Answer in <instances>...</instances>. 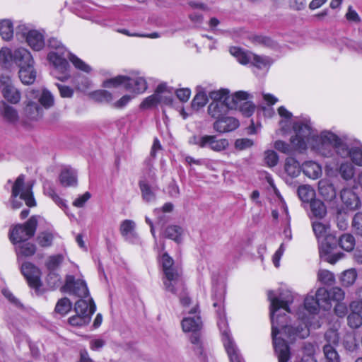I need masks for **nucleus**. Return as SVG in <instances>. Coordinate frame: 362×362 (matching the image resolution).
I'll return each mask as SVG.
<instances>
[{
  "mask_svg": "<svg viewBox=\"0 0 362 362\" xmlns=\"http://www.w3.org/2000/svg\"><path fill=\"white\" fill-rule=\"evenodd\" d=\"M208 102V96L204 92H199L194 98L192 105L194 107H204Z\"/></svg>",
  "mask_w": 362,
  "mask_h": 362,
  "instance_id": "59",
  "label": "nucleus"
},
{
  "mask_svg": "<svg viewBox=\"0 0 362 362\" xmlns=\"http://www.w3.org/2000/svg\"><path fill=\"white\" fill-rule=\"evenodd\" d=\"M339 174L341 177L346 180H351L354 175V168L351 163L345 162L340 165Z\"/></svg>",
  "mask_w": 362,
  "mask_h": 362,
  "instance_id": "45",
  "label": "nucleus"
},
{
  "mask_svg": "<svg viewBox=\"0 0 362 362\" xmlns=\"http://www.w3.org/2000/svg\"><path fill=\"white\" fill-rule=\"evenodd\" d=\"M264 160L269 167H274L277 165L279 156L274 151H267L264 154Z\"/></svg>",
  "mask_w": 362,
  "mask_h": 362,
  "instance_id": "61",
  "label": "nucleus"
},
{
  "mask_svg": "<svg viewBox=\"0 0 362 362\" xmlns=\"http://www.w3.org/2000/svg\"><path fill=\"white\" fill-rule=\"evenodd\" d=\"M229 90L228 89H220L218 90L211 91L209 94V97L212 101H222L225 103V99L229 95Z\"/></svg>",
  "mask_w": 362,
  "mask_h": 362,
  "instance_id": "54",
  "label": "nucleus"
},
{
  "mask_svg": "<svg viewBox=\"0 0 362 362\" xmlns=\"http://www.w3.org/2000/svg\"><path fill=\"white\" fill-rule=\"evenodd\" d=\"M90 321V316L82 315L81 314L76 313L75 315L69 317V322L72 326H83L88 325Z\"/></svg>",
  "mask_w": 362,
  "mask_h": 362,
  "instance_id": "49",
  "label": "nucleus"
},
{
  "mask_svg": "<svg viewBox=\"0 0 362 362\" xmlns=\"http://www.w3.org/2000/svg\"><path fill=\"white\" fill-rule=\"evenodd\" d=\"M71 53L67 51H63L60 49V52H50L47 55V59L50 63L53 64L56 71H59L62 74V76L55 75L60 81H66L69 77V64L66 60V58L69 59Z\"/></svg>",
  "mask_w": 362,
  "mask_h": 362,
  "instance_id": "11",
  "label": "nucleus"
},
{
  "mask_svg": "<svg viewBox=\"0 0 362 362\" xmlns=\"http://www.w3.org/2000/svg\"><path fill=\"white\" fill-rule=\"evenodd\" d=\"M139 187L142 197L146 202H148L155 200L156 195L154 189L151 188L145 180H141L139 182Z\"/></svg>",
  "mask_w": 362,
  "mask_h": 362,
  "instance_id": "41",
  "label": "nucleus"
},
{
  "mask_svg": "<svg viewBox=\"0 0 362 362\" xmlns=\"http://www.w3.org/2000/svg\"><path fill=\"white\" fill-rule=\"evenodd\" d=\"M298 195L303 202L313 201L315 190L309 185H301L298 188Z\"/></svg>",
  "mask_w": 362,
  "mask_h": 362,
  "instance_id": "39",
  "label": "nucleus"
},
{
  "mask_svg": "<svg viewBox=\"0 0 362 362\" xmlns=\"http://www.w3.org/2000/svg\"><path fill=\"white\" fill-rule=\"evenodd\" d=\"M46 224L45 219L40 216H31L25 224H16L14 226H43Z\"/></svg>",
  "mask_w": 362,
  "mask_h": 362,
  "instance_id": "58",
  "label": "nucleus"
},
{
  "mask_svg": "<svg viewBox=\"0 0 362 362\" xmlns=\"http://www.w3.org/2000/svg\"><path fill=\"white\" fill-rule=\"evenodd\" d=\"M295 134L290 139L293 148L299 152L305 151L308 146L325 156L331 155V144L336 139V134L330 132H322L318 135L308 119L293 122Z\"/></svg>",
  "mask_w": 362,
  "mask_h": 362,
  "instance_id": "2",
  "label": "nucleus"
},
{
  "mask_svg": "<svg viewBox=\"0 0 362 362\" xmlns=\"http://www.w3.org/2000/svg\"><path fill=\"white\" fill-rule=\"evenodd\" d=\"M165 88L166 84H159L156 88L155 93L145 98V100L141 103L140 107L141 109H149L158 104H160V99L159 98V94L164 93Z\"/></svg>",
  "mask_w": 362,
  "mask_h": 362,
  "instance_id": "26",
  "label": "nucleus"
},
{
  "mask_svg": "<svg viewBox=\"0 0 362 362\" xmlns=\"http://www.w3.org/2000/svg\"><path fill=\"white\" fill-rule=\"evenodd\" d=\"M71 308V303L69 298H63L60 299L55 307V311L62 315L66 314Z\"/></svg>",
  "mask_w": 362,
  "mask_h": 362,
  "instance_id": "51",
  "label": "nucleus"
},
{
  "mask_svg": "<svg viewBox=\"0 0 362 362\" xmlns=\"http://www.w3.org/2000/svg\"><path fill=\"white\" fill-rule=\"evenodd\" d=\"M95 100L100 103H110L113 100L112 93L106 90H99L93 93Z\"/></svg>",
  "mask_w": 362,
  "mask_h": 362,
  "instance_id": "52",
  "label": "nucleus"
},
{
  "mask_svg": "<svg viewBox=\"0 0 362 362\" xmlns=\"http://www.w3.org/2000/svg\"><path fill=\"white\" fill-rule=\"evenodd\" d=\"M347 325L351 329H358L362 325V315L357 312L351 313L347 316Z\"/></svg>",
  "mask_w": 362,
  "mask_h": 362,
  "instance_id": "46",
  "label": "nucleus"
},
{
  "mask_svg": "<svg viewBox=\"0 0 362 362\" xmlns=\"http://www.w3.org/2000/svg\"><path fill=\"white\" fill-rule=\"evenodd\" d=\"M349 216L343 209H337L335 214V221L337 226H344L347 225Z\"/></svg>",
  "mask_w": 362,
  "mask_h": 362,
  "instance_id": "63",
  "label": "nucleus"
},
{
  "mask_svg": "<svg viewBox=\"0 0 362 362\" xmlns=\"http://www.w3.org/2000/svg\"><path fill=\"white\" fill-rule=\"evenodd\" d=\"M229 146L228 140L226 139H218L215 135H204V141L202 148H209L216 152L226 150Z\"/></svg>",
  "mask_w": 362,
  "mask_h": 362,
  "instance_id": "19",
  "label": "nucleus"
},
{
  "mask_svg": "<svg viewBox=\"0 0 362 362\" xmlns=\"http://www.w3.org/2000/svg\"><path fill=\"white\" fill-rule=\"evenodd\" d=\"M0 35L6 41H9L13 38V26L9 20H2L0 21Z\"/></svg>",
  "mask_w": 362,
  "mask_h": 362,
  "instance_id": "37",
  "label": "nucleus"
},
{
  "mask_svg": "<svg viewBox=\"0 0 362 362\" xmlns=\"http://www.w3.org/2000/svg\"><path fill=\"white\" fill-rule=\"evenodd\" d=\"M312 215L317 219L323 218L327 214V207L320 199H314L310 204Z\"/></svg>",
  "mask_w": 362,
  "mask_h": 362,
  "instance_id": "31",
  "label": "nucleus"
},
{
  "mask_svg": "<svg viewBox=\"0 0 362 362\" xmlns=\"http://www.w3.org/2000/svg\"><path fill=\"white\" fill-rule=\"evenodd\" d=\"M239 125V121L235 117L225 116L216 119L213 124V128L216 132L223 134L235 130Z\"/></svg>",
  "mask_w": 362,
  "mask_h": 362,
  "instance_id": "17",
  "label": "nucleus"
},
{
  "mask_svg": "<svg viewBox=\"0 0 362 362\" xmlns=\"http://www.w3.org/2000/svg\"><path fill=\"white\" fill-rule=\"evenodd\" d=\"M21 270L31 288L37 289L41 286V272L36 266L30 262H26L22 264Z\"/></svg>",
  "mask_w": 362,
  "mask_h": 362,
  "instance_id": "15",
  "label": "nucleus"
},
{
  "mask_svg": "<svg viewBox=\"0 0 362 362\" xmlns=\"http://www.w3.org/2000/svg\"><path fill=\"white\" fill-rule=\"evenodd\" d=\"M36 228H13L9 239L13 245L24 243L35 235Z\"/></svg>",
  "mask_w": 362,
  "mask_h": 362,
  "instance_id": "18",
  "label": "nucleus"
},
{
  "mask_svg": "<svg viewBox=\"0 0 362 362\" xmlns=\"http://www.w3.org/2000/svg\"><path fill=\"white\" fill-rule=\"evenodd\" d=\"M325 339L327 342V344H330L333 346L337 345L339 341V336L337 332V329H329L325 334Z\"/></svg>",
  "mask_w": 362,
  "mask_h": 362,
  "instance_id": "47",
  "label": "nucleus"
},
{
  "mask_svg": "<svg viewBox=\"0 0 362 362\" xmlns=\"http://www.w3.org/2000/svg\"><path fill=\"white\" fill-rule=\"evenodd\" d=\"M319 192L325 199L329 200L332 199L336 195L332 185L320 186Z\"/></svg>",
  "mask_w": 362,
  "mask_h": 362,
  "instance_id": "62",
  "label": "nucleus"
},
{
  "mask_svg": "<svg viewBox=\"0 0 362 362\" xmlns=\"http://www.w3.org/2000/svg\"><path fill=\"white\" fill-rule=\"evenodd\" d=\"M16 247V252L18 259L21 257H30L33 256L36 252L35 245L31 243H22Z\"/></svg>",
  "mask_w": 362,
  "mask_h": 362,
  "instance_id": "33",
  "label": "nucleus"
},
{
  "mask_svg": "<svg viewBox=\"0 0 362 362\" xmlns=\"http://www.w3.org/2000/svg\"><path fill=\"white\" fill-rule=\"evenodd\" d=\"M302 171L311 179H317L322 175L321 166L313 161H306L302 164Z\"/></svg>",
  "mask_w": 362,
  "mask_h": 362,
  "instance_id": "29",
  "label": "nucleus"
},
{
  "mask_svg": "<svg viewBox=\"0 0 362 362\" xmlns=\"http://www.w3.org/2000/svg\"><path fill=\"white\" fill-rule=\"evenodd\" d=\"M313 231L319 243L320 257L331 264H334L338 259L330 256L329 254L336 246V236L331 233L330 228H313Z\"/></svg>",
  "mask_w": 362,
  "mask_h": 362,
  "instance_id": "6",
  "label": "nucleus"
},
{
  "mask_svg": "<svg viewBox=\"0 0 362 362\" xmlns=\"http://www.w3.org/2000/svg\"><path fill=\"white\" fill-rule=\"evenodd\" d=\"M0 112L3 118L8 122L16 123L18 121L19 116L17 110L6 102L1 103Z\"/></svg>",
  "mask_w": 362,
  "mask_h": 362,
  "instance_id": "28",
  "label": "nucleus"
},
{
  "mask_svg": "<svg viewBox=\"0 0 362 362\" xmlns=\"http://www.w3.org/2000/svg\"><path fill=\"white\" fill-rule=\"evenodd\" d=\"M225 296V288L223 285H216L214 287L212 298L214 300L213 306L218 308V326L222 336V341L230 362H245L240 353L235 342L234 341L226 318L223 303Z\"/></svg>",
  "mask_w": 362,
  "mask_h": 362,
  "instance_id": "3",
  "label": "nucleus"
},
{
  "mask_svg": "<svg viewBox=\"0 0 362 362\" xmlns=\"http://www.w3.org/2000/svg\"><path fill=\"white\" fill-rule=\"evenodd\" d=\"M34 183V181H30L25 183V175L23 174L20 175L12 186L11 197L16 198L19 196L21 199L23 200L28 206H35L36 202L33 192Z\"/></svg>",
  "mask_w": 362,
  "mask_h": 362,
  "instance_id": "8",
  "label": "nucleus"
},
{
  "mask_svg": "<svg viewBox=\"0 0 362 362\" xmlns=\"http://www.w3.org/2000/svg\"><path fill=\"white\" fill-rule=\"evenodd\" d=\"M39 102L45 108H49L54 104V97L49 90H44L39 98Z\"/></svg>",
  "mask_w": 362,
  "mask_h": 362,
  "instance_id": "56",
  "label": "nucleus"
},
{
  "mask_svg": "<svg viewBox=\"0 0 362 362\" xmlns=\"http://www.w3.org/2000/svg\"><path fill=\"white\" fill-rule=\"evenodd\" d=\"M60 184L65 187L77 185V172L71 167L63 168L59 174Z\"/></svg>",
  "mask_w": 362,
  "mask_h": 362,
  "instance_id": "22",
  "label": "nucleus"
},
{
  "mask_svg": "<svg viewBox=\"0 0 362 362\" xmlns=\"http://www.w3.org/2000/svg\"><path fill=\"white\" fill-rule=\"evenodd\" d=\"M323 352L326 362H339V356L335 348L330 344H325Z\"/></svg>",
  "mask_w": 362,
  "mask_h": 362,
  "instance_id": "42",
  "label": "nucleus"
},
{
  "mask_svg": "<svg viewBox=\"0 0 362 362\" xmlns=\"http://www.w3.org/2000/svg\"><path fill=\"white\" fill-rule=\"evenodd\" d=\"M162 233L165 237L180 243L182 239L184 230L183 228H165Z\"/></svg>",
  "mask_w": 362,
  "mask_h": 362,
  "instance_id": "40",
  "label": "nucleus"
},
{
  "mask_svg": "<svg viewBox=\"0 0 362 362\" xmlns=\"http://www.w3.org/2000/svg\"><path fill=\"white\" fill-rule=\"evenodd\" d=\"M13 61L19 66L34 64L33 57L30 52L23 47L16 49L13 52Z\"/></svg>",
  "mask_w": 362,
  "mask_h": 362,
  "instance_id": "20",
  "label": "nucleus"
},
{
  "mask_svg": "<svg viewBox=\"0 0 362 362\" xmlns=\"http://www.w3.org/2000/svg\"><path fill=\"white\" fill-rule=\"evenodd\" d=\"M340 247L346 251H351L355 245V239L350 234H344L341 235L339 240Z\"/></svg>",
  "mask_w": 362,
  "mask_h": 362,
  "instance_id": "43",
  "label": "nucleus"
},
{
  "mask_svg": "<svg viewBox=\"0 0 362 362\" xmlns=\"http://www.w3.org/2000/svg\"><path fill=\"white\" fill-rule=\"evenodd\" d=\"M123 85L126 90L136 94L144 93L147 89V83L143 77L129 78L124 76H117L104 82L106 88L117 87Z\"/></svg>",
  "mask_w": 362,
  "mask_h": 362,
  "instance_id": "7",
  "label": "nucleus"
},
{
  "mask_svg": "<svg viewBox=\"0 0 362 362\" xmlns=\"http://www.w3.org/2000/svg\"><path fill=\"white\" fill-rule=\"evenodd\" d=\"M268 298L270 301V317L272 322V335L274 347L278 355L279 362H287L289 359V348L283 337L292 339L297 337L296 329L288 327L287 325L286 313H290L289 305L293 301V296L290 291H285L279 294L274 291L268 292ZM298 337H299L298 336ZM306 354L302 362H317L313 357L315 346L311 344H306L304 346Z\"/></svg>",
  "mask_w": 362,
  "mask_h": 362,
  "instance_id": "1",
  "label": "nucleus"
},
{
  "mask_svg": "<svg viewBox=\"0 0 362 362\" xmlns=\"http://www.w3.org/2000/svg\"><path fill=\"white\" fill-rule=\"evenodd\" d=\"M44 194L49 197L53 202L62 208L65 212L68 209V206L66 201L61 198L55 192L54 187L49 182H45L43 184Z\"/></svg>",
  "mask_w": 362,
  "mask_h": 362,
  "instance_id": "25",
  "label": "nucleus"
},
{
  "mask_svg": "<svg viewBox=\"0 0 362 362\" xmlns=\"http://www.w3.org/2000/svg\"><path fill=\"white\" fill-rule=\"evenodd\" d=\"M25 115L30 119H37L42 114V108L37 102L29 101L25 109Z\"/></svg>",
  "mask_w": 362,
  "mask_h": 362,
  "instance_id": "32",
  "label": "nucleus"
},
{
  "mask_svg": "<svg viewBox=\"0 0 362 362\" xmlns=\"http://www.w3.org/2000/svg\"><path fill=\"white\" fill-rule=\"evenodd\" d=\"M302 165L300 166L298 161L293 157H288L285 160L284 170L285 173L291 177H296L299 175L301 171Z\"/></svg>",
  "mask_w": 362,
  "mask_h": 362,
  "instance_id": "30",
  "label": "nucleus"
},
{
  "mask_svg": "<svg viewBox=\"0 0 362 362\" xmlns=\"http://www.w3.org/2000/svg\"><path fill=\"white\" fill-rule=\"evenodd\" d=\"M69 60L72 62L74 66L79 70L86 73H89L91 71V68L89 65L86 64L81 59L78 58L76 56L72 54H71L69 56Z\"/></svg>",
  "mask_w": 362,
  "mask_h": 362,
  "instance_id": "55",
  "label": "nucleus"
},
{
  "mask_svg": "<svg viewBox=\"0 0 362 362\" xmlns=\"http://www.w3.org/2000/svg\"><path fill=\"white\" fill-rule=\"evenodd\" d=\"M320 308L319 303L316 300L315 296L308 294L304 300L303 311L298 313V317L303 322V325H299L296 329V334L299 338L304 339L309 336L310 329L308 324L310 327L318 328L320 325H313L310 320L318 313Z\"/></svg>",
  "mask_w": 362,
  "mask_h": 362,
  "instance_id": "5",
  "label": "nucleus"
},
{
  "mask_svg": "<svg viewBox=\"0 0 362 362\" xmlns=\"http://www.w3.org/2000/svg\"><path fill=\"white\" fill-rule=\"evenodd\" d=\"M341 199L344 205L349 209H357L360 201L356 194L351 189H343L341 191Z\"/></svg>",
  "mask_w": 362,
  "mask_h": 362,
  "instance_id": "23",
  "label": "nucleus"
},
{
  "mask_svg": "<svg viewBox=\"0 0 362 362\" xmlns=\"http://www.w3.org/2000/svg\"><path fill=\"white\" fill-rule=\"evenodd\" d=\"M46 281L48 286L52 289L61 285V277L57 271L49 272Z\"/></svg>",
  "mask_w": 362,
  "mask_h": 362,
  "instance_id": "50",
  "label": "nucleus"
},
{
  "mask_svg": "<svg viewBox=\"0 0 362 362\" xmlns=\"http://www.w3.org/2000/svg\"><path fill=\"white\" fill-rule=\"evenodd\" d=\"M248 93L245 91H237L225 99L228 110H238L245 117H249V103L247 101Z\"/></svg>",
  "mask_w": 362,
  "mask_h": 362,
  "instance_id": "12",
  "label": "nucleus"
},
{
  "mask_svg": "<svg viewBox=\"0 0 362 362\" xmlns=\"http://www.w3.org/2000/svg\"><path fill=\"white\" fill-rule=\"evenodd\" d=\"M315 298L318 301L320 307H322L325 309L330 307L329 291L325 288H319L315 292Z\"/></svg>",
  "mask_w": 362,
  "mask_h": 362,
  "instance_id": "36",
  "label": "nucleus"
},
{
  "mask_svg": "<svg viewBox=\"0 0 362 362\" xmlns=\"http://www.w3.org/2000/svg\"><path fill=\"white\" fill-rule=\"evenodd\" d=\"M95 305L91 298H82L75 303L74 310L76 313L82 315H88L91 318V315L95 311Z\"/></svg>",
  "mask_w": 362,
  "mask_h": 362,
  "instance_id": "21",
  "label": "nucleus"
},
{
  "mask_svg": "<svg viewBox=\"0 0 362 362\" xmlns=\"http://www.w3.org/2000/svg\"><path fill=\"white\" fill-rule=\"evenodd\" d=\"M357 276L358 274L355 269H349L341 274L339 279L343 286L349 287L355 283Z\"/></svg>",
  "mask_w": 362,
  "mask_h": 362,
  "instance_id": "35",
  "label": "nucleus"
},
{
  "mask_svg": "<svg viewBox=\"0 0 362 362\" xmlns=\"http://www.w3.org/2000/svg\"><path fill=\"white\" fill-rule=\"evenodd\" d=\"M228 110L226 102L212 101L208 107L209 115L216 119L226 116Z\"/></svg>",
  "mask_w": 362,
  "mask_h": 362,
  "instance_id": "24",
  "label": "nucleus"
},
{
  "mask_svg": "<svg viewBox=\"0 0 362 362\" xmlns=\"http://www.w3.org/2000/svg\"><path fill=\"white\" fill-rule=\"evenodd\" d=\"M18 40H25L28 45L35 51L41 50L45 46L43 35L37 30L32 29L25 24H19L16 30Z\"/></svg>",
  "mask_w": 362,
  "mask_h": 362,
  "instance_id": "9",
  "label": "nucleus"
},
{
  "mask_svg": "<svg viewBox=\"0 0 362 362\" xmlns=\"http://www.w3.org/2000/svg\"><path fill=\"white\" fill-rule=\"evenodd\" d=\"M332 148L341 157H349L353 163L362 166V145L349 146L336 135V139L331 144V149Z\"/></svg>",
  "mask_w": 362,
  "mask_h": 362,
  "instance_id": "10",
  "label": "nucleus"
},
{
  "mask_svg": "<svg viewBox=\"0 0 362 362\" xmlns=\"http://www.w3.org/2000/svg\"><path fill=\"white\" fill-rule=\"evenodd\" d=\"M190 315L185 317L181 322L182 330L185 332H199L202 327V321L199 316V306L195 305L194 308L188 311Z\"/></svg>",
  "mask_w": 362,
  "mask_h": 362,
  "instance_id": "14",
  "label": "nucleus"
},
{
  "mask_svg": "<svg viewBox=\"0 0 362 362\" xmlns=\"http://www.w3.org/2000/svg\"><path fill=\"white\" fill-rule=\"evenodd\" d=\"M19 78L23 84L30 85L33 83L36 78V71L34 69V64L19 67Z\"/></svg>",
  "mask_w": 362,
  "mask_h": 362,
  "instance_id": "27",
  "label": "nucleus"
},
{
  "mask_svg": "<svg viewBox=\"0 0 362 362\" xmlns=\"http://www.w3.org/2000/svg\"><path fill=\"white\" fill-rule=\"evenodd\" d=\"M161 264L164 273L163 279L165 291L178 295L185 289L182 269L175 264L173 259L164 252L161 256Z\"/></svg>",
  "mask_w": 362,
  "mask_h": 362,
  "instance_id": "4",
  "label": "nucleus"
},
{
  "mask_svg": "<svg viewBox=\"0 0 362 362\" xmlns=\"http://www.w3.org/2000/svg\"><path fill=\"white\" fill-rule=\"evenodd\" d=\"M230 52L238 59L240 64H247L248 63L249 58L247 57V54L241 48L238 47H232L230 48Z\"/></svg>",
  "mask_w": 362,
  "mask_h": 362,
  "instance_id": "48",
  "label": "nucleus"
},
{
  "mask_svg": "<svg viewBox=\"0 0 362 362\" xmlns=\"http://www.w3.org/2000/svg\"><path fill=\"white\" fill-rule=\"evenodd\" d=\"M250 63L254 67L266 71L268 70L272 62L269 57L254 54L252 55V60H250Z\"/></svg>",
  "mask_w": 362,
  "mask_h": 362,
  "instance_id": "34",
  "label": "nucleus"
},
{
  "mask_svg": "<svg viewBox=\"0 0 362 362\" xmlns=\"http://www.w3.org/2000/svg\"><path fill=\"white\" fill-rule=\"evenodd\" d=\"M52 234L47 232L41 233L37 238V243L43 247H49L52 243Z\"/></svg>",
  "mask_w": 362,
  "mask_h": 362,
  "instance_id": "57",
  "label": "nucleus"
},
{
  "mask_svg": "<svg viewBox=\"0 0 362 362\" xmlns=\"http://www.w3.org/2000/svg\"><path fill=\"white\" fill-rule=\"evenodd\" d=\"M121 234L129 242H135L136 240V234L134 228H120Z\"/></svg>",
  "mask_w": 362,
  "mask_h": 362,
  "instance_id": "64",
  "label": "nucleus"
},
{
  "mask_svg": "<svg viewBox=\"0 0 362 362\" xmlns=\"http://www.w3.org/2000/svg\"><path fill=\"white\" fill-rule=\"evenodd\" d=\"M317 279L324 284L331 285L334 282V276L328 270H320L317 273Z\"/></svg>",
  "mask_w": 362,
  "mask_h": 362,
  "instance_id": "53",
  "label": "nucleus"
},
{
  "mask_svg": "<svg viewBox=\"0 0 362 362\" xmlns=\"http://www.w3.org/2000/svg\"><path fill=\"white\" fill-rule=\"evenodd\" d=\"M64 261L62 255H52L48 257L46 262V267L49 272L57 271V268Z\"/></svg>",
  "mask_w": 362,
  "mask_h": 362,
  "instance_id": "44",
  "label": "nucleus"
},
{
  "mask_svg": "<svg viewBox=\"0 0 362 362\" xmlns=\"http://www.w3.org/2000/svg\"><path fill=\"white\" fill-rule=\"evenodd\" d=\"M64 289L81 298L88 297V289L86 282L81 279L76 280L72 275L66 276Z\"/></svg>",
  "mask_w": 362,
  "mask_h": 362,
  "instance_id": "16",
  "label": "nucleus"
},
{
  "mask_svg": "<svg viewBox=\"0 0 362 362\" xmlns=\"http://www.w3.org/2000/svg\"><path fill=\"white\" fill-rule=\"evenodd\" d=\"M250 41L255 45L267 47L275 48L277 47V44L274 40L264 35H254L250 37Z\"/></svg>",
  "mask_w": 362,
  "mask_h": 362,
  "instance_id": "38",
  "label": "nucleus"
},
{
  "mask_svg": "<svg viewBox=\"0 0 362 362\" xmlns=\"http://www.w3.org/2000/svg\"><path fill=\"white\" fill-rule=\"evenodd\" d=\"M0 89L4 98L11 104H17L21 98L20 91L12 85L8 76H0Z\"/></svg>",
  "mask_w": 362,
  "mask_h": 362,
  "instance_id": "13",
  "label": "nucleus"
},
{
  "mask_svg": "<svg viewBox=\"0 0 362 362\" xmlns=\"http://www.w3.org/2000/svg\"><path fill=\"white\" fill-rule=\"evenodd\" d=\"M330 300L341 303L345 297L344 291L339 287H333L329 291Z\"/></svg>",
  "mask_w": 362,
  "mask_h": 362,
  "instance_id": "60",
  "label": "nucleus"
}]
</instances>
